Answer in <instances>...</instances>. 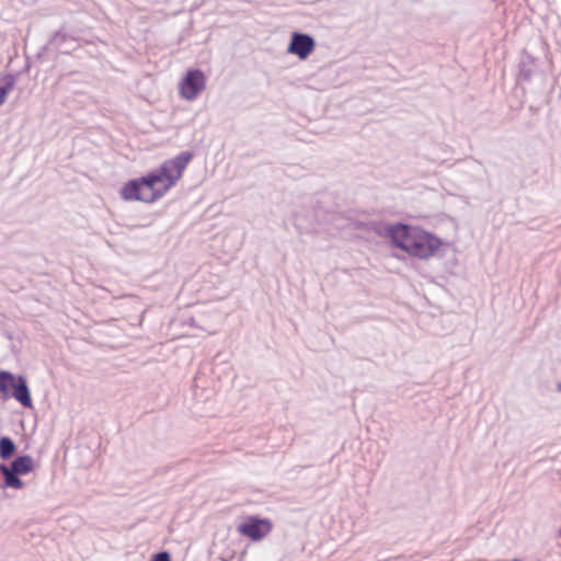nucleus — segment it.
<instances>
[{
    "label": "nucleus",
    "mask_w": 561,
    "mask_h": 561,
    "mask_svg": "<svg viewBox=\"0 0 561 561\" xmlns=\"http://www.w3.org/2000/svg\"><path fill=\"white\" fill-rule=\"evenodd\" d=\"M535 57L524 50L518 62L517 81L530 82L535 72Z\"/></svg>",
    "instance_id": "nucleus-11"
},
{
    "label": "nucleus",
    "mask_w": 561,
    "mask_h": 561,
    "mask_svg": "<svg viewBox=\"0 0 561 561\" xmlns=\"http://www.w3.org/2000/svg\"><path fill=\"white\" fill-rule=\"evenodd\" d=\"M348 219L355 229L374 232L375 234H377L379 237H383L386 239H388V236H389L388 230L391 229V225H392V224H388V222H382L380 220L363 221V220H359L356 218H351V217Z\"/></svg>",
    "instance_id": "nucleus-9"
},
{
    "label": "nucleus",
    "mask_w": 561,
    "mask_h": 561,
    "mask_svg": "<svg viewBox=\"0 0 561 561\" xmlns=\"http://www.w3.org/2000/svg\"><path fill=\"white\" fill-rule=\"evenodd\" d=\"M206 87V77L198 68L188 69L179 83L180 95L187 101L195 100Z\"/></svg>",
    "instance_id": "nucleus-6"
},
{
    "label": "nucleus",
    "mask_w": 561,
    "mask_h": 561,
    "mask_svg": "<svg viewBox=\"0 0 561 561\" xmlns=\"http://www.w3.org/2000/svg\"><path fill=\"white\" fill-rule=\"evenodd\" d=\"M557 390L561 392V382L557 383Z\"/></svg>",
    "instance_id": "nucleus-16"
},
{
    "label": "nucleus",
    "mask_w": 561,
    "mask_h": 561,
    "mask_svg": "<svg viewBox=\"0 0 561 561\" xmlns=\"http://www.w3.org/2000/svg\"><path fill=\"white\" fill-rule=\"evenodd\" d=\"M316 47L317 42L312 35L294 31L290 34L286 51L297 56L300 60H306L314 51Z\"/></svg>",
    "instance_id": "nucleus-7"
},
{
    "label": "nucleus",
    "mask_w": 561,
    "mask_h": 561,
    "mask_svg": "<svg viewBox=\"0 0 561 561\" xmlns=\"http://www.w3.org/2000/svg\"><path fill=\"white\" fill-rule=\"evenodd\" d=\"M273 529V522L267 517L248 515L238 524V533L251 541H261Z\"/></svg>",
    "instance_id": "nucleus-4"
},
{
    "label": "nucleus",
    "mask_w": 561,
    "mask_h": 561,
    "mask_svg": "<svg viewBox=\"0 0 561 561\" xmlns=\"http://www.w3.org/2000/svg\"><path fill=\"white\" fill-rule=\"evenodd\" d=\"M193 158V151H181L146 174L128 180L121 188L122 199L146 204L156 203L176 185Z\"/></svg>",
    "instance_id": "nucleus-1"
},
{
    "label": "nucleus",
    "mask_w": 561,
    "mask_h": 561,
    "mask_svg": "<svg viewBox=\"0 0 561 561\" xmlns=\"http://www.w3.org/2000/svg\"><path fill=\"white\" fill-rule=\"evenodd\" d=\"M10 469L20 472L22 476H26L33 472L36 468L34 458L28 454H22L16 456L13 460L8 463Z\"/></svg>",
    "instance_id": "nucleus-12"
},
{
    "label": "nucleus",
    "mask_w": 561,
    "mask_h": 561,
    "mask_svg": "<svg viewBox=\"0 0 561 561\" xmlns=\"http://www.w3.org/2000/svg\"><path fill=\"white\" fill-rule=\"evenodd\" d=\"M79 41L77 32L62 24L56 32H54L48 42L38 51V57L48 50H55L60 54H70L76 47L72 45Z\"/></svg>",
    "instance_id": "nucleus-5"
},
{
    "label": "nucleus",
    "mask_w": 561,
    "mask_h": 561,
    "mask_svg": "<svg viewBox=\"0 0 561 561\" xmlns=\"http://www.w3.org/2000/svg\"><path fill=\"white\" fill-rule=\"evenodd\" d=\"M16 76L13 73L0 75V106L5 102L9 93L13 90Z\"/></svg>",
    "instance_id": "nucleus-13"
},
{
    "label": "nucleus",
    "mask_w": 561,
    "mask_h": 561,
    "mask_svg": "<svg viewBox=\"0 0 561 561\" xmlns=\"http://www.w3.org/2000/svg\"><path fill=\"white\" fill-rule=\"evenodd\" d=\"M18 450L15 442L7 435L0 437V459L3 461L10 459Z\"/></svg>",
    "instance_id": "nucleus-14"
},
{
    "label": "nucleus",
    "mask_w": 561,
    "mask_h": 561,
    "mask_svg": "<svg viewBox=\"0 0 561 561\" xmlns=\"http://www.w3.org/2000/svg\"><path fill=\"white\" fill-rule=\"evenodd\" d=\"M388 231L391 247L403 251L410 257L419 260L444 257L446 248L449 247L448 242L420 226L398 221L393 222Z\"/></svg>",
    "instance_id": "nucleus-2"
},
{
    "label": "nucleus",
    "mask_w": 561,
    "mask_h": 561,
    "mask_svg": "<svg viewBox=\"0 0 561 561\" xmlns=\"http://www.w3.org/2000/svg\"><path fill=\"white\" fill-rule=\"evenodd\" d=\"M15 399L23 408L33 409V400L27 379L22 374L0 369V400Z\"/></svg>",
    "instance_id": "nucleus-3"
},
{
    "label": "nucleus",
    "mask_w": 561,
    "mask_h": 561,
    "mask_svg": "<svg viewBox=\"0 0 561 561\" xmlns=\"http://www.w3.org/2000/svg\"><path fill=\"white\" fill-rule=\"evenodd\" d=\"M149 561H172L171 553L167 550H161L153 553Z\"/></svg>",
    "instance_id": "nucleus-15"
},
{
    "label": "nucleus",
    "mask_w": 561,
    "mask_h": 561,
    "mask_svg": "<svg viewBox=\"0 0 561 561\" xmlns=\"http://www.w3.org/2000/svg\"><path fill=\"white\" fill-rule=\"evenodd\" d=\"M0 473L3 476V480L0 484L2 489L22 490L25 486L24 481L21 479L22 474L10 469L8 463L0 462Z\"/></svg>",
    "instance_id": "nucleus-10"
},
{
    "label": "nucleus",
    "mask_w": 561,
    "mask_h": 561,
    "mask_svg": "<svg viewBox=\"0 0 561 561\" xmlns=\"http://www.w3.org/2000/svg\"><path fill=\"white\" fill-rule=\"evenodd\" d=\"M337 205L331 193L320 194L313 203V211L317 221H329L334 218Z\"/></svg>",
    "instance_id": "nucleus-8"
}]
</instances>
